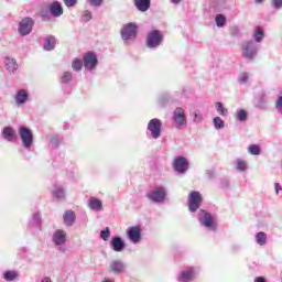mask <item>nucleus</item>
Masks as SVG:
<instances>
[{"instance_id":"1","label":"nucleus","mask_w":282,"mask_h":282,"mask_svg":"<svg viewBox=\"0 0 282 282\" xmlns=\"http://www.w3.org/2000/svg\"><path fill=\"white\" fill-rule=\"evenodd\" d=\"M202 194L197 191H193L188 196V210L192 214H195L194 217L198 219L200 226L207 228L208 230H216L217 225L215 224V218L212 213H208L206 209H200L202 207Z\"/></svg>"},{"instance_id":"2","label":"nucleus","mask_w":282,"mask_h":282,"mask_svg":"<svg viewBox=\"0 0 282 282\" xmlns=\"http://www.w3.org/2000/svg\"><path fill=\"white\" fill-rule=\"evenodd\" d=\"M169 195V189L164 185H158L145 194L147 199L153 204H164Z\"/></svg>"},{"instance_id":"3","label":"nucleus","mask_w":282,"mask_h":282,"mask_svg":"<svg viewBox=\"0 0 282 282\" xmlns=\"http://www.w3.org/2000/svg\"><path fill=\"white\" fill-rule=\"evenodd\" d=\"M18 135L22 142L23 149L30 151L32 144H34V132H32V129L28 128V126H19Z\"/></svg>"},{"instance_id":"4","label":"nucleus","mask_w":282,"mask_h":282,"mask_svg":"<svg viewBox=\"0 0 282 282\" xmlns=\"http://www.w3.org/2000/svg\"><path fill=\"white\" fill-rule=\"evenodd\" d=\"M164 43V34L162 31L154 29L147 34L145 45L149 50H158Z\"/></svg>"},{"instance_id":"5","label":"nucleus","mask_w":282,"mask_h":282,"mask_svg":"<svg viewBox=\"0 0 282 282\" xmlns=\"http://www.w3.org/2000/svg\"><path fill=\"white\" fill-rule=\"evenodd\" d=\"M138 37V24L129 22L121 29V39L126 45H129V41H135Z\"/></svg>"},{"instance_id":"6","label":"nucleus","mask_w":282,"mask_h":282,"mask_svg":"<svg viewBox=\"0 0 282 282\" xmlns=\"http://www.w3.org/2000/svg\"><path fill=\"white\" fill-rule=\"evenodd\" d=\"M258 52L259 45L253 41H248L242 44V56L247 61H254Z\"/></svg>"},{"instance_id":"7","label":"nucleus","mask_w":282,"mask_h":282,"mask_svg":"<svg viewBox=\"0 0 282 282\" xmlns=\"http://www.w3.org/2000/svg\"><path fill=\"white\" fill-rule=\"evenodd\" d=\"M52 241L54 246L59 248V252H65V243H67V232L63 229H56L52 236Z\"/></svg>"},{"instance_id":"8","label":"nucleus","mask_w":282,"mask_h":282,"mask_svg":"<svg viewBox=\"0 0 282 282\" xmlns=\"http://www.w3.org/2000/svg\"><path fill=\"white\" fill-rule=\"evenodd\" d=\"M148 131L153 140L160 139L162 135V120L153 118L148 122Z\"/></svg>"},{"instance_id":"9","label":"nucleus","mask_w":282,"mask_h":282,"mask_svg":"<svg viewBox=\"0 0 282 282\" xmlns=\"http://www.w3.org/2000/svg\"><path fill=\"white\" fill-rule=\"evenodd\" d=\"M33 29H34V19L24 18L19 23L18 32H19L20 36H30V34H32Z\"/></svg>"},{"instance_id":"10","label":"nucleus","mask_w":282,"mask_h":282,"mask_svg":"<svg viewBox=\"0 0 282 282\" xmlns=\"http://www.w3.org/2000/svg\"><path fill=\"white\" fill-rule=\"evenodd\" d=\"M83 61H84V67L85 69H87V72H94V69L98 67V56L96 55V53H94V51H88L84 55Z\"/></svg>"},{"instance_id":"11","label":"nucleus","mask_w":282,"mask_h":282,"mask_svg":"<svg viewBox=\"0 0 282 282\" xmlns=\"http://www.w3.org/2000/svg\"><path fill=\"white\" fill-rule=\"evenodd\" d=\"M189 165L188 159L184 156H176L172 163L175 173H178V175H184L188 171Z\"/></svg>"},{"instance_id":"12","label":"nucleus","mask_w":282,"mask_h":282,"mask_svg":"<svg viewBox=\"0 0 282 282\" xmlns=\"http://www.w3.org/2000/svg\"><path fill=\"white\" fill-rule=\"evenodd\" d=\"M195 279H197V270L194 267L183 269L177 275L178 282H194Z\"/></svg>"},{"instance_id":"13","label":"nucleus","mask_w":282,"mask_h":282,"mask_svg":"<svg viewBox=\"0 0 282 282\" xmlns=\"http://www.w3.org/2000/svg\"><path fill=\"white\" fill-rule=\"evenodd\" d=\"M127 237L131 243L138 246L142 241V228L140 226H131L127 230Z\"/></svg>"},{"instance_id":"14","label":"nucleus","mask_w":282,"mask_h":282,"mask_svg":"<svg viewBox=\"0 0 282 282\" xmlns=\"http://www.w3.org/2000/svg\"><path fill=\"white\" fill-rule=\"evenodd\" d=\"M173 121L176 129H182V127H186V111L181 107L175 108L173 112Z\"/></svg>"},{"instance_id":"15","label":"nucleus","mask_w":282,"mask_h":282,"mask_svg":"<svg viewBox=\"0 0 282 282\" xmlns=\"http://www.w3.org/2000/svg\"><path fill=\"white\" fill-rule=\"evenodd\" d=\"M110 247L113 252H122L127 248V242L120 236H113L110 239Z\"/></svg>"},{"instance_id":"16","label":"nucleus","mask_w":282,"mask_h":282,"mask_svg":"<svg viewBox=\"0 0 282 282\" xmlns=\"http://www.w3.org/2000/svg\"><path fill=\"white\" fill-rule=\"evenodd\" d=\"M74 75L70 72H64L61 76V85L64 94H72V86H69V82L73 80Z\"/></svg>"},{"instance_id":"17","label":"nucleus","mask_w":282,"mask_h":282,"mask_svg":"<svg viewBox=\"0 0 282 282\" xmlns=\"http://www.w3.org/2000/svg\"><path fill=\"white\" fill-rule=\"evenodd\" d=\"M109 268L113 274H124L127 272V264L122 260L111 261Z\"/></svg>"},{"instance_id":"18","label":"nucleus","mask_w":282,"mask_h":282,"mask_svg":"<svg viewBox=\"0 0 282 282\" xmlns=\"http://www.w3.org/2000/svg\"><path fill=\"white\" fill-rule=\"evenodd\" d=\"M1 135L7 142H14L19 138L17 131L11 126H7L2 129Z\"/></svg>"},{"instance_id":"19","label":"nucleus","mask_w":282,"mask_h":282,"mask_svg":"<svg viewBox=\"0 0 282 282\" xmlns=\"http://www.w3.org/2000/svg\"><path fill=\"white\" fill-rule=\"evenodd\" d=\"M29 228H35V230H43V220L41 217V213H34L29 220Z\"/></svg>"},{"instance_id":"20","label":"nucleus","mask_w":282,"mask_h":282,"mask_svg":"<svg viewBox=\"0 0 282 282\" xmlns=\"http://www.w3.org/2000/svg\"><path fill=\"white\" fill-rule=\"evenodd\" d=\"M56 48V36L47 35L43 37V50L44 52H52Z\"/></svg>"},{"instance_id":"21","label":"nucleus","mask_w":282,"mask_h":282,"mask_svg":"<svg viewBox=\"0 0 282 282\" xmlns=\"http://www.w3.org/2000/svg\"><path fill=\"white\" fill-rule=\"evenodd\" d=\"M48 11H50V14H52V17H55V18L63 17V4H61V2L58 1H53L48 6Z\"/></svg>"},{"instance_id":"22","label":"nucleus","mask_w":282,"mask_h":282,"mask_svg":"<svg viewBox=\"0 0 282 282\" xmlns=\"http://www.w3.org/2000/svg\"><path fill=\"white\" fill-rule=\"evenodd\" d=\"M29 98H30V93H28V90L25 89H20L17 91L14 100L18 107H20V105H25Z\"/></svg>"},{"instance_id":"23","label":"nucleus","mask_w":282,"mask_h":282,"mask_svg":"<svg viewBox=\"0 0 282 282\" xmlns=\"http://www.w3.org/2000/svg\"><path fill=\"white\" fill-rule=\"evenodd\" d=\"M88 208H90V210H95L96 213H100V210H102V200L91 196L88 199Z\"/></svg>"},{"instance_id":"24","label":"nucleus","mask_w":282,"mask_h":282,"mask_svg":"<svg viewBox=\"0 0 282 282\" xmlns=\"http://www.w3.org/2000/svg\"><path fill=\"white\" fill-rule=\"evenodd\" d=\"M65 226L72 227L76 223V213L74 210H66L63 215Z\"/></svg>"},{"instance_id":"25","label":"nucleus","mask_w":282,"mask_h":282,"mask_svg":"<svg viewBox=\"0 0 282 282\" xmlns=\"http://www.w3.org/2000/svg\"><path fill=\"white\" fill-rule=\"evenodd\" d=\"M4 65L9 74H14V72L19 69V64L17 63V59L12 57H6Z\"/></svg>"},{"instance_id":"26","label":"nucleus","mask_w":282,"mask_h":282,"mask_svg":"<svg viewBox=\"0 0 282 282\" xmlns=\"http://www.w3.org/2000/svg\"><path fill=\"white\" fill-rule=\"evenodd\" d=\"M133 3L139 12H148L151 8V0H133Z\"/></svg>"},{"instance_id":"27","label":"nucleus","mask_w":282,"mask_h":282,"mask_svg":"<svg viewBox=\"0 0 282 282\" xmlns=\"http://www.w3.org/2000/svg\"><path fill=\"white\" fill-rule=\"evenodd\" d=\"M265 36V31H263V28L261 26H256L254 32H253V40L256 43H261Z\"/></svg>"},{"instance_id":"28","label":"nucleus","mask_w":282,"mask_h":282,"mask_svg":"<svg viewBox=\"0 0 282 282\" xmlns=\"http://www.w3.org/2000/svg\"><path fill=\"white\" fill-rule=\"evenodd\" d=\"M53 198L61 202V199H65V189L63 186H56L52 192Z\"/></svg>"},{"instance_id":"29","label":"nucleus","mask_w":282,"mask_h":282,"mask_svg":"<svg viewBox=\"0 0 282 282\" xmlns=\"http://www.w3.org/2000/svg\"><path fill=\"white\" fill-rule=\"evenodd\" d=\"M4 281H15V279H19V272L14 270H7L2 274Z\"/></svg>"},{"instance_id":"30","label":"nucleus","mask_w":282,"mask_h":282,"mask_svg":"<svg viewBox=\"0 0 282 282\" xmlns=\"http://www.w3.org/2000/svg\"><path fill=\"white\" fill-rule=\"evenodd\" d=\"M256 241L258 246H265L268 243V235H265L263 231H259L256 235Z\"/></svg>"},{"instance_id":"31","label":"nucleus","mask_w":282,"mask_h":282,"mask_svg":"<svg viewBox=\"0 0 282 282\" xmlns=\"http://www.w3.org/2000/svg\"><path fill=\"white\" fill-rule=\"evenodd\" d=\"M63 142V137L61 134L53 135L51 138L52 149H58L59 144Z\"/></svg>"},{"instance_id":"32","label":"nucleus","mask_w":282,"mask_h":282,"mask_svg":"<svg viewBox=\"0 0 282 282\" xmlns=\"http://www.w3.org/2000/svg\"><path fill=\"white\" fill-rule=\"evenodd\" d=\"M236 118L238 122H246V120H248V111L243 109H238L236 112Z\"/></svg>"},{"instance_id":"33","label":"nucleus","mask_w":282,"mask_h":282,"mask_svg":"<svg viewBox=\"0 0 282 282\" xmlns=\"http://www.w3.org/2000/svg\"><path fill=\"white\" fill-rule=\"evenodd\" d=\"M248 152L250 153V155H261V145L251 144L248 148Z\"/></svg>"},{"instance_id":"34","label":"nucleus","mask_w":282,"mask_h":282,"mask_svg":"<svg viewBox=\"0 0 282 282\" xmlns=\"http://www.w3.org/2000/svg\"><path fill=\"white\" fill-rule=\"evenodd\" d=\"M236 170L239 171L240 173H243V171L248 170V165L246 164V161L241 159L236 160Z\"/></svg>"},{"instance_id":"35","label":"nucleus","mask_w":282,"mask_h":282,"mask_svg":"<svg viewBox=\"0 0 282 282\" xmlns=\"http://www.w3.org/2000/svg\"><path fill=\"white\" fill-rule=\"evenodd\" d=\"M83 65H85L84 59L80 58H75L72 63L74 72H80V69H83Z\"/></svg>"},{"instance_id":"36","label":"nucleus","mask_w":282,"mask_h":282,"mask_svg":"<svg viewBox=\"0 0 282 282\" xmlns=\"http://www.w3.org/2000/svg\"><path fill=\"white\" fill-rule=\"evenodd\" d=\"M216 111H218L219 116H228V109L224 108V104L221 101L216 102Z\"/></svg>"},{"instance_id":"37","label":"nucleus","mask_w":282,"mask_h":282,"mask_svg":"<svg viewBox=\"0 0 282 282\" xmlns=\"http://www.w3.org/2000/svg\"><path fill=\"white\" fill-rule=\"evenodd\" d=\"M213 122H214L215 129L217 130L224 129V127H226V122L223 121L221 117H215L213 119Z\"/></svg>"},{"instance_id":"38","label":"nucleus","mask_w":282,"mask_h":282,"mask_svg":"<svg viewBox=\"0 0 282 282\" xmlns=\"http://www.w3.org/2000/svg\"><path fill=\"white\" fill-rule=\"evenodd\" d=\"M217 28H224L226 25V15L219 13L215 18Z\"/></svg>"},{"instance_id":"39","label":"nucleus","mask_w":282,"mask_h":282,"mask_svg":"<svg viewBox=\"0 0 282 282\" xmlns=\"http://www.w3.org/2000/svg\"><path fill=\"white\" fill-rule=\"evenodd\" d=\"M100 237L104 241H107L109 237H111V230L109 227H106L104 230L100 231Z\"/></svg>"},{"instance_id":"40","label":"nucleus","mask_w":282,"mask_h":282,"mask_svg":"<svg viewBox=\"0 0 282 282\" xmlns=\"http://www.w3.org/2000/svg\"><path fill=\"white\" fill-rule=\"evenodd\" d=\"M192 118H193V122H195L196 124H199V122L204 120V117L199 113V111H194L192 113Z\"/></svg>"},{"instance_id":"41","label":"nucleus","mask_w":282,"mask_h":282,"mask_svg":"<svg viewBox=\"0 0 282 282\" xmlns=\"http://www.w3.org/2000/svg\"><path fill=\"white\" fill-rule=\"evenodd\" d=\"M82 19H83V21H85V23H89V21H91V19H93L91 11L85 10L83 15H82Z\"/></svg>"},{"instance_id":"42","label":"nucleus","mask_w":282,"mask_h":282,"mask_svg":"<svg viewBox=\"0 0 282 282\" xmlns=\"http://www.w3.org/2000/svg\"><path fill=\"white\" fill-rule=\"evenodd\" d=\"M249 78H250V75L248 73H242L239 75L238 80L241 85H246Z\"/></svg>"},{"instance_id":"43","label":"nucleus","mask_w":282,"mask_h":282,"mask_svg":"<svg viewBox=\"0 0 282 282\" xmlns=\"http://www.w3.org/2000/svg\"><path fill=\"white\" fill-rule=\"evenodd\" d=\"M88 2L91 8H100L105 3V0H88Z\"/></svg>"},{"instance_id":"44","label":"nucleus","mask_w":282,"mask_h":282,"mask_svg":"<svg viewBox=\"0 0 282 282\" xmlns=\"http://www.w3.org/2000/svg\"><path fill=\"white\" fill-rule=\"evenodd\" d=\"M271 6L274 10L282 9V0H271Z\"/></svg>"},{"instance_id":"45","label":"nucleus","mask_w":282,"mask_h":282,"mask_svg":"<svg viewBox=\"0 0 282 282\" xmlns=\"http://www.w3.org/2000/svg\"><path fill=\"white\" fill-rule=\"evenodd\" d=\"M66 8H76L78 0H64Z\"/></svg>"},{"instance_id":"46","label":"nucleus","mask_w":282,"mask_h":282,"mask_svg":"<svg viewBox=\"0 0 282 282\" xmlns=\"http://www.w3.org/2000/svg\"><path fill=\"white\" fill-rule=\"evenodd\" d=\"M256 107H257V109H265V107H267L265 99L260 98V99L256 102Z\"/></svg>"},{"instance_id":"47","label":"nucleus","mask_w":282,"mask_h":282,"mask_svg":"<svg viewBox=\"0 0 282 282\" xmlns=\"http://www.w3.org/2000/svg\"><path fill=\"white\" fill-rule=\"evenodd\" d=\"M275 108L279 113H282V96H279L275 101Z\"/></svg>"},{"instance_id":"48","label":"nucleus","mask_w":282,"mask_h":282,"mask_svg":"<svg viewBox=\"0 0 282 282\" xmlns=\"http://www.w3.org/2000/svg\"><path fill=\"white\" fill-rule=\"evenodd\" d=\"M160 102H161L162 107H164V105H166V102H169V94H163L160 97Z\"/></svg>"},{"instance_id":"49","label":"nucleus","mask_w":282,"mask_h":282,"mask_svg":"<svg viewBox=\"0 0 282 282\" xmlns=\"http://www.w3.org/2000/svg\"><path fill=\"white\" fill-rule=\"evenodd\" d=\"M228 186H230V184L227 178L220 180V188H228Z\"/></svg>"},{"instance_id":"50","label":"nucleus","mask_w":282,"mask_h":282,"mask_svg":"<svg viewBox=\"0 0 282 282\" xmlns=\"http://www.w3.org/2000/svg\"><path fill=\"white\" fill-rule=\"evenodd\" d=\"M206 176L208 177V180H213L215 177V170H207Z\"/></svg>"},{"instance_id":"51","label":"nucleus","mask_w":282,"mask_h":282,"mask_svg":"<svg viewBox=\"0 0 282 282\" xmlns=\"http://www.w3.org/2000/svg\"><path fill=\"white\" fill-rule=\"evenodd\" d=\"M274 188H275L276 195H279V193H281V191H282L281 184H279V183L274 184Z\"/></svg>"},{"instance_id":"52","label":"nucleus","mask_w":282,"mask_h":282,"mask_svg":"<svg viewBox=\"0 0 282 282\" xmlns=\"http://www.w3.org/2000/svg\"><path fill=\"white\" fill-rule=\"evenodd\" d=\"M254 282H265V278L258 276V278L254 279Z\"/></svg>"},{"instance_id":"53","label":"nucleus","mask_w":282,"mask_h":282,"mask_svg":"<svg viewBox=\"0 0 282 282\" xmlns=\"http://www.w3.org/2000/svg\"><path fill=\"white\" fill-rule=\"evenodd\" d=\"M41 282H52V278L50 276H44Z\"/></svg>"},{"instance_id":"54","label":"nucleus","mask_w":282,"mask_h":282,"mask_svg":"<svg viewBox=\"0 0 282 282\" xmlns=\"http://www.w3.org/2000/svg\"><path fill=\"white\" fill-rule=\"evenodd\" d=\"M101 282H116L113 279L105 278Z\"/></svg>"},{"instance_id":"55","label":"nucleus","mask_w":282,"mask_h":282,"mask_svg":"<svg viewBox=\"0 0 282 282\" xmlns=\"http://www.w3.org/2000/svg\"><path fill=\"white\" fill-rule=\"evenodd\" d=\"M171 1V3H174V6H177V4H180V2L182 1V0H170Z\"/></svg>"},{"instance_id":"56","label":"nucleus","mask_w":282,"mask_h":282,"mask_svg":"<svg viewBox=\"0 0 282 282\" xmlns=\"http://www.w3.org/2000/svg\"><path fill=\"white\" fill-rule=\"evenodd\" d=\"M218 6H224L226 3V0H216Z\"/></svg>"},{"instance_id":"57","label":"nucleus","mask_w":282,"mask_h":282,"mask_svg":"<svg viewBox=\"0 0 282 282\" xmlns=\"http://www.w3.org/2000/svg\"><path fill=\"white\" fill-rule=\"evenodd\" d=\"M256 3H263V0H254Z\"/></svg>"},{"instance_id":"58","label":"nucleus","mask_w":282,"mask_h":282,"mask_svg":"<svg viewBox=\"0 0 282 282\" xmlns=\"http://www.w3.org/2000/svg\"><path fill=\"white\" fill-rule=\"evenodd\" d=\"M53 166L57 167L58 165L56 164V161L53 162Z\"/></svg>"}]
</instances>
